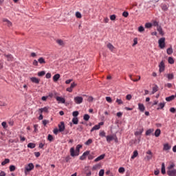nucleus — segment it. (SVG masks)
Here are the masks:
<instances>
[{"label": "nucleus", "mask_w": 176, "mask_h": 176, "mask_svg": "<svg viewBox=\"0 0 176 176\" xmlns=\"http://www.w3.org/2000/svg\"><path fill=\"white\" fill-rule=\"evenodd\" d=\"M1 124H2V126L3 127V129L8 128L6 122H3Z\"/></svg>", "instance_id": "60"}, {"label": "nucleus", "mask_w": 176, "mask_h": 176, "mask_svg": "<svg viewBox=\"0 0 176 176\" xmlns=\"http://www.w3.org/2000/svg\"><path fill=\"white\" fill-rule=\"evenodd\" d=\"M132 99V95L131 94H127L126 96V100L128 101H130Z\"/></svg>", "instance_id": "46"}, {"label": "nucleus", "mask_w": 176, "mask_h": 176, "mask_svg": "<svg viewBox=\"0 0 176 176\" xmlns=\"http://www.w3.org/2000/svg\"><path fill=\"white\" fill-rule=\"evenodd\" d=\"M76 17H77V19H81L82 17L81 13L80 12H76Z\"/></svg>", "instance_id": "47"}, {"label": "nucleus", "mask_w": 176, "mask_h": 176, "mask_svg": "<svg viewBox=\"0 0 176 176\" xmlns=\"http://www.w3.org/2000/svg\"><path fill=\"white\" fill-rule=\"evenodd\" d=\"M58 127L59 128V132H63L65 129L64 122H60V124L58 125Z\"/></svg>", "instance_id": "9"}, {"label": "nucleus", "mask_w": 176, "mask_h": 176, "mask_svg": "<svg viewBox=\"0 0 176 176\" xmlns=\"http://www.w3.org/2000/svg\"><path fill=\"white\" fill-rule=\"evenodd\" d=\"M100 129V125H98V124H96L95 126H94L92 128H91V132H93V131H96V130H99Z\"/></svg>", "instance_id": "27"}, {"label": "nucleus", "mask_w": 176, "mask_h": 176, "mask_svg": "<svg viewBox=\"0 0 176 176\" xmlns=\"http://www.w3.org/2000/svg\"><path fill=\"white\" fill-rule=\"evenodd\" d=\"M10 160L8 158L5 159L3 162H1L2 166H5L7 164H9Z\"/></svg>", "instance_id": "39"}, {"label": "nucleus", "mask_w": 176, "mask_h": 176, "mask_svg": "<svg viewBox=\"0 0 176 176\" xmlns=\"http://www.w3.org/2000/svg\"><path fill=\"white\" fill-rule=\"evenodd\" d=\"M175 167V164L174 163H171L168 167V170H172L173 168Z\"/></svg>", "instance_id": "38"}, {"label": "nucleus", "mask_w": 176, "mask_h": 176, "mask_svg": "<svg viewBox=\"0 0 176 176\" xmlns=\"http://www.w3.org/2000/svg\"><path fill=\"white\" fill-rule=\"evenodd\" d=\"M106 133L104 131H102L99 133L100 137H105Z\"/></svg>", "instance_id": "52"}, {"label": "nucleus", "mask_w": 176, "mask_h": 176, "mask_svg": "<svg viewBox=\"0 0 176 176\" xmlns=\"http://www.w3.org/2000/svg\"><path fill=\"white\" fill-rule=\"evenodd\" d=\"M4 56L7 58L8 61H12L13 57L11 54H4Z\"/></svg>", "instance_id": "28"}, {"label": "nucleus", "mask_w": 176, "mask_h": 176, "mask_svg": "<svg viewBox=\"0 0 176 176\" xmlns=\"http://www.w3.org/2000/svg\"><path fill=\"white\" fill-rule=\"evenodd\" d=\"M93 159H94L93 155L90 154L89 153V154H88V160H92Z\"/></svg>", "instance_id": "62"}, {"label": "nucleus", "mask_w": 176, "mask_h": 176, "mask_svg": "<svg viewBox=\"0 0 176 176\" xmlns=\"http://www.w3.org/2000/svg\"><path fill=\"white\" fill-rule=\"evenodd\" d=\"M104 157H105V154H102V155H99L98 157H97L94 160V162H99L100 160H102Z\"/></svg>", "instance_id": "12"}, {"label": "nucleus", "mask_w": 176, "mask_h": 176, "mask_svg": "<svg viewBox=\"0 0 176 176\" xmlns=\"http://www.w3.org/2000/svg\"><path fill=\"white\" fill-rule=\"evenodd\" d=\"M152 26H153V25H152V23H146L145 24V28H151Z\"/></svg>", "instance_id": "49"}, {"label": "nucleus", "mask_w": 176, "mask_h": 176, "mask_svg": "<svg viewBox=\"0 0 176 176\" xmlns=\"http://www.w3.org/2000/svg\"><path fill=\"white\" fill-rule=\"evenodd\" d=\"M138 109H139L140 111H141V112H144V111H145V107H144V104L138 103Z\"/></svg>", "instance_id": "13"}, {"label": "nucleus", "mask_w": 176, "mask_h": 176, "mask_svg": "<svg viewBox=\"0 0 176 176\" xmlns=\"http://www.w3.org/2000/svg\"><path fill=\"white\" fill-rule=\"evenodd\" d=\"M45 75V71H41V72H39L38 73V76H39V77H43V76H44Z\"/></svg>", "instance_id": "41"}, {"label": "nucleus", "mask_w": 176, "mask_h": 176, "mask_svg": "<svg viewBox=\"0 0 176 176\" xmlns=\"http://www.w3.org/2000/svg\"><path fill=\"white\" fill-rule=\"evenodd\" d=\"M105 100H106V101H107L108 103H109V104H111V103H112V99H111V97L107 96V97L105 98Z\"/></svg>", "instance_id": "40"}, {"label": "nucleus", "mask_w": 176, "mask_h": 176, "mask_svg": "<svg viewBox=\"0 0 176 176\" xmlns=\"http://www.w3.org/2000/svg\"><path fill=\"white\" fill-rule=\"evenodd\" d=\"M72 122H73V124L77 125L78 124V118H73V120H72Z\"/></svg>", "instance_id": "37"}, {"label": "nucleus", "mask_w": 176, "mask_h": 176, "mask_svg": "<svg viewBox=\"0 0 176 176\" xmlns=\"http://www.w3.org/2000/svg\"><path fill=\"white\" fill-rule=\"evenodd\" d=\"M138 38H133V43L132 45V47H135V45H138Z\"/></svg>", "instance_id": "43"}, {"label": "nucleus", "mask_w": 176, "mask_h": 176, "mask_svg": "<svg viewBox=\"0 0 176 176\" xmlns=\"http://www.w3.org/2000/svg\"><path fill=\"white\" fill-rule=\"evenodd\" d=\"M90 119V116L89 114H85L84 115V120L89 121Z\"/></svg>", "instance_id": "42"}, {"label": "nucleus", "mask_w": 176, "mask_h": 176, "mask_svg": "<svg viewBox=\"0 0 176 176\" xmlns=\"http://www.w3.org/2000/svg\"><path fill=\"white\" fill-rule=\"evenodd\" d=\"M116 103H117L118 105H122L124 104V102L120 98H116Z\"/></svg>", "instance_id": "30"}, {"label": "nucleus", "mask_w": 176, "mask_h": 176, "mask_svg": "<svg viewBox=\"0 0 176 176\" xmlns=\"http://www.w3.org/2000/svg\"><path fill=\"white\" fill-rule=\"evenodd\" d=\"M167 175L168 176H176V169L167 170Z\"/></svg>", "instance_id": "11"}, {"label": "nucleus", "mask_w": 176, "mask_h": 176, "mask_svg": "<svg viewBox=\"0 0 176 176\" xmlns=\"http://www.w3.org/2000/svg\"><path fill=\"white\" fill-rule=\"evenodd\" d=\"M15 169H16L15 166L11 165V166H10V172H14V171L15 170Z\"/></svg>", "instance_id": "51"}, {"label": "nucleus", "mask_w": 176, "mask_h": 176, "mask_svg": "<svg viewBox=\"0 0 176 176\" xmlns=\"http://www.w3.org/2000/svg\"><path fill=\"white\" fill-rule=\"evenodd\" d=\"M161 173L162 175L166 174V168H165V163L164 162L162 163Z\"/></svg>", "instance_id": "21"}, {"label": "nucleus", "mask_w": 176, "mask_h": 176, "mask_svg": "<svg viewBox=\"0 0 176 176\" xmlns=\"http://www.w3.org/2000/svg\"><path fill=\"white\" fill-rule=\"evenodd\" d=\"M93 143V140L91 138L88 139L87 142H85V146H90Z\"/></svg>", "instance_id": "35"}, {"label": "nucleus", "mask_w": 176, "mask_h": 176, "mask_svg": "<svg viewBox=\"0 0 176 176\" xmlns=\"http://www.w3.org/2000/svg\"><path fill=\"white\" fill-rule=\"evenodd\" d=\"M166 53L168 55H172L173 53V50L172 47H169L166 50Z\"/></svg>", "instance_id": "33"}, {"label": "nucleus", "mask_w": 176, "mask_h": 176, "mask_svg": "<svg viewBox=\"0 0 176 176\" xmlns=\"http://www.w3.org/2000/svg\"><path fill=\"white\" fill-rule=\"evenodd\" d=\"M169 111H170V112L172 113H175L176 112V109H175V108H174V107L170 108Z\"/></svg>", "instance_id": "57"}, {"label": "nucleus", "mask_w": 176, "mask_h": 176, "mask_svg": "<svg viewBox=\"0 0 176 176\" xmlns=\"http://www.w3.org/2000/svg\"><path fill=\"white\" fill-rule=\"evenodd\" d=\"M153 25H154V27H157V31H158L160 35H161L162 36H164V32L163 31L162 28L157 23H153Z\"/></svg>", "instance_id": "4"}, {"label": "nucleus", "mask_w": 176, "mask_h": 176, "mask_svg": "<svg viewBox=\"0 0 176 176\" xmlns=\"http://www.w3.org/2000/svg\"><path fill=\"white\" fill-rule=\"evenodd\" d=\"M60 78V74H56L55 75H54V77L52 78V79L54 80V82H58V80Z\"/></svg>", "instance_id": "24"}, {"label": "nucleus", "mask_w": 176, "mask_h": 176, "mask_svg": "<svg viewBox=\"0 0 176 176\" xmlns=\"http://www.w3.org/2000/svg\"><path fill=\"white\" fill-rule=\"evenodd\" d=\"M35 146H36V144L32 143V142H30L28 144V147L30 148H32V149L34 148Z\"/></svg>", "instance_id": "36"}, {"label": "nucleus", "mask_w": 176, "mask_h": 176, "mask_svg": "<svg viewBox=\"0 0 176 176\" xmlns=\"http://www.w3.org/2000/svg\"><path fill=\"white\" fill-rule=\"evenodd\" d=\"M158 46L160 49L164 50L166 47V38L162 37L158 40Z\"/></svg>", "instance_id": "2"}, {"label": "nucleus", "mask_w": 176, "mask_h": 176, "mask_svg": "<svg viewBox=\"0 0 176 176\" xmlns=\"http://www.w3.org/2000/svg\"><path fill=\"white\" fill-rule=\"evenodd\" d=\"M143 132H144V129L141 128V129H138V131L135 132V136L140 135L142 134Z\"/></svg>", "instance_id": "19"}, {"label": "nucleus", "mask_w": 176, "mask_h": 176, "mask_svg": "<svg viewBox=\"0 0 176 176\" xmlns=\"http://www.w3.org/2000/svg\"><path fill=\"white\" fill-rule=\"evenodd\" d=\"M116 19V16L115 14H112L110 16V20H111V21H114Z\"/></svg>", "instance_id": "56"}, {"label": "nucleus", "mask_w": 176, "mask_h": 176, "mask_svg": "<svg viewBox=\"0 0 176 176\" xmlns=\"http://www.w3.org/2000/svg\"><path fill=\"white\" fill-rule=\"evenodd\" d=\"M90 153L89 151H87L82 153V156H80V160H85L87 158V156H88Z\"/></svg>", "instance_id": "8"}, {"label": "nucleus", "mask_w": 176, "mask_h": 176, "mask_svg": "<svg viewBox=\"0 0 176 176\" xmlns=\"http://www.w3.org/2000/svg\"><path fill=\"white\" fill-rule=\"evenodd\" d=\"M59 129L57 128L54 129V134L57 135L58 133Z\"/></svg>", "instance_id": "63"}, {"label": "nucleus", "mask_w": 176, "mask_h": 176, "mask_svg": "<svg viewBox=\"0 0 176 176\" xmlns=\"http://www.w3.org/2000/svg\"><path fill=\"white\" fill-rule=\"evenodd\" d=\"M124 172H125V169H124V167H120V168H118V173H124Z\"/></svg>", "instance_id": "44"}, {"label": "nucleus", "mask_w": 176, "mask_h": 176, "mask_svg": "<svg viewBox=\"0 0 176 176\" xmlns=\"http://www.w3.org/2000/svg\"><path fill=\"white\" fill-rule=\"evenodd\" d=\"M122 16H123V17H128V16H129V12H126V11L123 12H122Z\"/></svg>", "instance_id": "58"}, {"label": "nucleus", "mask_w": 176, "mask_h": 176, "mask_svg": "<svg viewBox=\"0 0 176 176\" xmlns=\"http://www.w3.org/2000/svg\"><path fill=\"white\" fill-rule=\"evenodd\" d=\"M20 139L21 142H23L25 141V138L24 136L21 135Z\"/></svg>", "instance_id": "64"}, {"label": "nucleus", "mask_w": 176, "mask_h": 176, "mask_svg": "<svg viewBox=\"0 0 176 176\" xmlns=\"http://www.w3.org/2000/svg\"><path fill=\"white\" fill-rule=\"evenodd\" d=\"M144 28L143 26H140L138 28V32H144Z\"/></svg>", "instance_id": "53"}, {"label": "nucleus", "mask_w": 176, "mask_h": 176, "mask_svg": "<svg viewBox=\"0 0 176 176\" xmlns=\"http://www.w3.org/2000/svg\"><path fill=\"white\" fill-rule=\"evenodd\" d=\"M54 140L53 136L51 134H48V141L52 142Z\"/></svg>", "instance_id": "55"}, {"label": "nucleus", "mask_w": 176, "mask_h": 176, "mask_svg": "<svg viewBox=\"0 0 176 176\" xmlns=\"http://www.w3.org/2000/svg\"><path fill=\"white\" fill-rule=\"evenodd\" d=\"M82 145L77 144V146H76V151L74 147L70 148V155L72 157L78 156L80 153V149L82 148Z\"/></svg>", "instance_id": "1"}, {"label": "nucleus", "mask_w": 176, "mask_h": 176, "mask_svg": "<svg viewBox=\"0 0 176 176\" xmlns=\"http://www.w3.org/2000/svg\"><path fill=\"white\" fill-rule=\"evenodd\" d=\"M159 72L160 73L164 72L165 70V64L164 61H161L160 63L159 64Z\"/></svg>", "instance_id": "7"}, {"label": "nucleus", "mask_w": 176, "mask_h": 176, "mask_svg": "<svg viewBox=\"0 0 176 176\" xmlns=\"http://www.w3.org/2000/svg\"><path fill=\"white\" fill-rule=\"evenodd\" d=\"M158 90H159V87L157 85H155L153 87V90H152L151 94L152 95L155 94L156 92L158 91Z\"/></svg>", "instance_id": "22"}, {"label": "nucleus", "mask_w": 176, "mask_h": 176, "mask_svg": "<svg viewBox=\"0 0 176 176\" xmlns=\"http://www.w3.org/2000/svg\"><path fill=\"white\" fill-rule=\"evenodd\" d=\"M76 87V84L75 82L72 83L69 87H67L66 89V91L69 93H72L73 91V89Z\"/></svg>", "instance_id": "10"}, {"label": "nucleus", "mask_w": 176, "mask_h": 176, "mask_svg": "<svg viewBox=\"0 0 176 176\" xmlns=\"http://www.w3.org/2000/svg\"><path fill=\"white\" fill-rule=\"evenodd\" d=\"M34 168V165L33 163L28 164L25 168V173L26 175H28V173L32 171Z\"/></svg>", "instance_id": "3"}, {"label": "nucleus", "mask_w": 176, "mask_h": 176, "mask_svg": "<svg viewBox=\"0 0 176 176\" xmlns=\"http://www.w3.org/2000/svg\"><path fill=\"white\" fill-rule=\"evenodd\" d=\"M175 98V96L172 95L170 96L166 97V102H171V101L174 100Z\"/></svg>", "instance_id": "18"}, {"label": "nucleus", "mask_w": 176, "mask_h": 176, "mask_svg": "<svg viewBox=\"0 0 176 176\" xmlns=\"http://www.w3.org/2000/svg\"><path fill=\"white\" fill-rule=\"evenodd\" d=\"M31 81L33 82V83H35V84H39L40 82V80L36 77H32L30 78Z\"/></svg>", "instance_id": "16"}, {"label": "nucleus", "mask_w": 176, "mask_h": 176, "mask_svg": "<svg viewBox=\"0 0 176 176\" xmlns=\"http://www.w3.org/2000/svg\"><path fill=\"white\" fill-rule=\"evenodd\" d=\"M164 87L170 89L173 87V85L171 83H166L164 85Z\"/></svg>", "instance_id": "50"}, {"label": "nucleus", "mask_w": 176, "mask_h": 176, "mask_svg": "<svg viewBox=\"0 0 176 176\" xmlns=\"http://www.w3.org/2000/svg\"><path fill=\"white\" fill-rule=\"evenodd\" d=\"M107 47L111 51L113 52L115 47L110 43L107 45Z\"/></svg>", "instance_id": "20"}, {"label": "nucleus", "mask_w": 176, "mask_h": 176, "mask_svg": "<svg viewBox=\"0 0 176 176\" xmlns=\"http://www.w3.org/2000/svg\"><path fill=\"white\" fill-rule=\"evenodd\" d=\"M138 156V151H134L133 153V155L131 156V159L134 160L135 157Z\"/></svg>", "instance_id": "34"}, {"label": "nucleus", "mask_w": 176, "mask_h": 176, "mask_svg": "<svg viewBox=\"0 0 176 176\" xmlns=\"http://www.w3.org/2000/svg\"><path fill=\"white\" fill-rule=\"evenodd\" d=\"M161 135V130L160 129H157L155 130V133H154V135L156 138H159Z\"/></svg>", "instance_id": "23"}, {"label": "nucleus", "mask_w": 176, "mask_h": 176, "mask_svg": "<svg viewBox=\"0 0 176 176\" xmlns=\"http://www.w3.org/2000/svg\"><path fill=\"white\" fill-rule=\"evenodd\" d=\"M43 124L44 126H45L47 124H49V120H43Z\"/></svg>", "instance_id": "59"}, {"label": "nucleus", "mask_w": 176, "mask_h": 176, "mask_svg": "<svg viewBox=\"0 0 176 176\" xmlns=\"http://www.w3.org/2000/svg\"><path fill=\"white\" fill-rule=\"evenodd\" d=\"M153 132H154V129H148V130L146 131L145 135H146V136H149V135H151V134L152 133H153Z\"/></svg>", "instance_id": "26"}, {"label": "nucleus", "mask_w": 176, "mask_h": 176, "mask_svg": "<svg viewBox=\"0 0 176 176\" xmlns=\"http://www.w3.org/2000/svg\"><path fill=\"white\" fill-rule=\"evenodd\" d=\"M164 76L167 77V78H168L169 80L174 79V74H165Z\"/></svg>", "instance_id": "25"}, {"label": "nucleus", "mask_w": 176, "mask_h": 176, "mask_svg": "<svg viewBox=\"0 0 176 176\" xmlns=\"http://www.w3.org/2000/svg\"><path fill=\"white\" fill-rule=\"evenodd\" d=\"M114 136L113 135H107L106 136V140L108 143H110L111 141L114 140Z\"/></svg>", "instance_id": "14"}, {"label": "nucleus", "mask_w": 176, "mask_h": 176, "mask_svg": "<svg viewBox=\"0 0 176 176\" xmlns=\"http://www.w3.org/2000/svg\"><path fill=\"white\" fill-rule=\"evenodd\" d=\"M159 107H157V110H160V109H163L164 107H165V103L164 102H160L159 104H158Z\"/></svg>", "instance_id": "31"}, {"label": "nucleus", "mask_w": 176, "mask_h": 176, "mask_svg": "<svg viewBox=\"0 0 176 176\" xmlns=\"http://www.w3.org/2000/svg\"><path fill=\"white\" fill-rule=\"evenodd\" d=\"M38 124H34V133H38Z\"/></svg>", "instance_id": "54"}, {"label": "nucleus", "mask_w": 176, "mask_h": 176, "mask_svg": "<svg viewBox=\"0 0 176 176\" xmlns=\"http://www.w3.org/2000/svg\"><path fill=\"white\" fill-rule=\"evenodd\" d=\"M83 102V98L81 96L74 97V102L77 104H80Z\"/></svg>", "instance_id": "6"}, {"label": "nucleus", "mask_w": 176, "mask_h": 176, "mask_svg": "<svg viewBox=\"0 0 176 176\" xmlns=\"http://www.w3.org/2000/svg\"><path fill=\"white\" fill-rule=\"evenodd\" d=\"M170 148H171V146L168 143L164 144L163 150L164 151H168Z\"/></svg>", "instance_id": "17"}, {"label": "nucleus", "mask_w": 176, "mask_h": 176, "mask_svg": "<svg viewBox=\"0 0 176 176\" xmlns=\"http://www.w3.org/2000/svg\"><path fill=\"white\" fill-rule=\"evenodd\" d=\"M168 63L170 64V65H173L175 63V60H174V58L173 57H168Z\"/></svg>", "instance_id": "32"}, {"label": "nucleus", "mask_w": 176, "mask_h": 176, "mask_svg": "<svg viewBox=\"0 0 176 176\" xmlns=\"http://www.w3.org/2000/svg\"><path fill=\"white\" fill-rule=\"evenodd\" d=\"M56 101L62 103V104H65V100L64 98H62L60 96H57L56 97Z\"/></svg>", "instance_id": "15"}, {"label": "nucleus", "mask_w": 176, "mask_h": 176, "mask_svg": "<svg viewBox=\"0 0 176 176\" xmlns=\"http://www.w3.org/2000/svg\"><path fill=\"white\" fill-rule=\"evenodd\" d=\"M38 61L41 65L46 64V61L43 57L39 58Z\"/></svg>", "instance_id": "29"}, {"label": "nucleus", "mask_w": 176, "mask_h": 176, "mask_svg": "<svg viewBox=\"0 0 176 176\" xmlns=\"http://www.w3.org/2000/svg\"><path fill=\"white\" fill-rule=\"evenodd\" d=\"M104 169H100L98 173L99 176H104Z\"/></svg>", "instance_id": "45"}, {"label": "nucleus", "mask_w": 176, "mask_h": 176, "mask_svg": "<svg viewBox=\"0 0 176 176\" xmlns=\"http://www.w3.org/2000/svg\"><path fill=\"white\" fill-rule=\"evenodd\" d=\"M79 115V112L78 111H73V117L76 118Z\"/></svg>", "instance_id": "48"}, {"label": "nucleus", "mask_w": 176, "mask_h": 176, "mask_svg": "<svg viewBox=\"0 0 176 176\" xmlns=\"http://www.w3.org/2000/svg\"><path fill=\"white\" fill-rule=\"evenodd\" d=\"M48 109H49V108L47 107L42 108L43 111L45 113H48Z\"/></svg>", "instance_id": "61"}, {"label": "nucleus", "mask_w": 176, "mask_h": 176, "mask_svg": "<svg viewBox=\"0 0 176 176\" xmlns=\"http://www.w3.org/2000/svg\"><path fill=\"white\" fill-rule=\"evenodd\" d=\"M55 42H56V43L58 45L59 47H65V45H66V42L65 41L60 39V38H58L55 41Z\"/></svg>", "instance_id": "5"}]
</instances>
